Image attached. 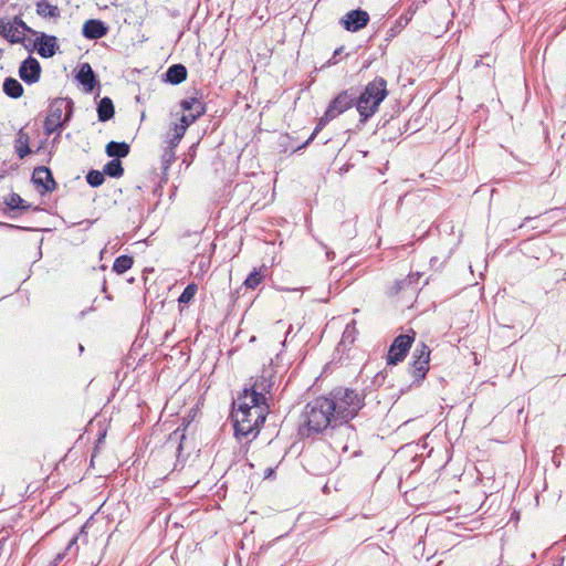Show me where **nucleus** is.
Returning <instances> with one entry per match:
<instances>
[{"instance_id":"nucleus-9","label":"nucleus","mask_w":566,"mask_h":566,"mask_svg":"<svg viewBox=\"0 0 566 566\" xmlns=\"http://www.w3.org/2000/svg\"><path fill=\"white\" fill-rule=\"evenodd\" d=\"M343 27L350 32H356L369 22V14L360 9L352 10L342 18Z\"/></svg>"},{"instance_id":"nucleus-24","label":"nucleus","mask_w":566,"mask_h":566,"mask_svg":"<svg viewBox=\"0 0 566 566\" xmlns=\"http://www.w3.org/2000/svg\"><path fill=\"white\" fill-rule=\"evenodd\" d=\"M104 174L112 178H120L124 175V168L119 159L113 158L103 169Z\"/></svg>"},{"instance_id":"nucleus-17","label":"nucleus","mask_w":566,"mask_h":566,"mask_svg":"<svg viewBox=\"0 0 566 566\" xmlns=\"http://www.w3.org/2000/svg\"><path fill=\"white\" fill-rule=\"evenodd\" d=\"M130 147L125 142H109L106 145L105 153L108 157L119 159L128 156Z\"/></svg>"},{"instance_id":"nucleus-20","label":"nucleus","mask_w":566,"mask_h":566,"mask_svg":"<svg viewBox=\"0 0 566 566\" xmlns=\"http://www.w3.org/2000/svg\"><path fill=\"white\" fill-rule=\"evenodd\" d=\"M115 114V108L113 101L105 96L103 97L97 105V116L99 122L109 120Z\"/></svg>"},{"instance_id":"nucleus-14","label":"nucleus","mask_w":566,"mask_h":566,"mask_svg":"<svg viewBox=\"0 0 566 566\" xmlns=\"http://www.w3.org/2000/svg\"><path fill=\"white\" fill-rule=\"evenodd\" d=\"M76 80L83 85L86 93L93 92L97 85L95 73L88 63L81 64Z\"/></svg>"},{"instance_id":"nucleus-21","label":"nucleus","mask_w":566,"mask_h":566,"mask_svg":"<svg viewBox=\"0 0 566 566\" xmlns=\"http://www.w3.org/2000/svg\"><path fill=\"white\" fill-rule=\"evenodd\" d=\"M36 13L44 19H55L60 17V9L45 0H41L36 2Z\"/></svg>"},{"instance_id":"nucleus-28","label":"nucleus","mask_w":566,"mask_h":566,"mask_svg":"<svg viewBox=\"0 0 566 566\" xmlns=\"http://www.w3.org/2000/svg\"><path fill=\"white\" fill-rule=\"evenodd\" d=\"M271 388V384L264 376H261L255 379L254 384L250 388H245L244 390H254L258 394H261L262 397H265V392Z\"/></svg>"},{"instance_id":"nucleus-30","label":"nucleus","mask_w":566,"mask_h":566,"mask_svg":"<svg viewBox=\"0 0 566 566\" xmlns=\"http://www.w3.org/2000/svg\"><path fill=\"white\" fill-rule=\"evenodd\" d=\"M336 118L335 116L329 115V111L326 109L325 114L319 118L314 132L310 136V138L305 142L304 146L308 145L317 135V133L332 119Z\"/></svg>"},{"instance_id":"nucleus-37","label":"nucleus","mask_w":566,"mask_h":566,"mask_svg":"<svg viewBox=\"0 0 566 566\" xmlns=\"http://www.w3.org/2000/svg\"><path fill=\"white\" fill-rule=\"evenodd\" d=\"M186 128H185V125H181L179 123H175L172 125V127L169 129L170 134H174L176 136H179V137H184L185 133H186Z\"/></svg>"},{"instance_id":"nucleus-19","label":"nucleus","mask_w":566,"mask_h":566,"mask_svg":"<svg viewBox=\"0 0 566 566\" xmlns=\"http://www.w3.org/2000/svg\"><path fill=\"white\" fill-rule=\"evenodd\" d=\"M180 106L185 112L192 114L197 118H199L206 113L205 104L196 97L182 99L180 102Z\"/></svg>"},{"instance_id":"nucleus-4","label":"nucleus","mask_w":566,"mask_h":566,"mask_svg":"<svg viewBox=\"0 0 566 566\" xmlns=\"http://www.w3.org/2000/svg\"><path fill=\"white\" fill-rule=\"evenodd\" d=\"M387 95V81L380 76L369 82L359 95L356 94V109L360 123H366L378 111Z\"/></svg>"},{"instance_id":"nucleus-40","label":"nucleus","mask_w":566,"mask_h":566,"mask_svg":"<svg viewBox=\"0 0 566 566\" xmlns=\"http://www.w3.org/2000/svg\"><path fill=\"white\" fill-rule=\"evenodd\" d=\"M340 51H342V48H339V49L335 50V52H334V57H335L336 55H339V52H340Z\"/></svg>"},{"instance_id":"nucleus-27","label":"nucleus","mask_w":566,"mask_h":566,"mask_svg":"<svg viewBox=\"0 0 566 566\" xmlns=\"http://www.w3.org/2000/svg\"><path fill=\"white\" fill-rule=\"evenodd\" d=\"M4 203L12 210H28L30 208V205H25L24 200L15 192L10 193L4 200Z\"/></svg>"},{"instance_id":"nucleus-29","label":"nucleus","mask_w":566,"mask_h":566,"mask_svg":"<svg viewBox=\"0 0 566 566\" xmlns=\"http://www.w3.org/2000/svg\"><path fill=\"white\" fill-rule=\"evenodd\" d=\"M197 291H198L197 284H195V283L188 284L185 287V290L182 291V293L180 294L178 302L182 303V304L190 303L192 301V298L195 297Z\"/></svg>"},{"instance_id":"nucleus-11","label":"nucleus","mask_w":566,"mask_h":566,"mask_svg":"<svg viewBox=\"0 0 566 566\" xmlns=\"http://www.w3.org/2000/svg\"><path fill=\"white\" fill-rule=\"evenodd\" d=\"M72 101L67 98H55L49 106L48 116L62 122V124L70 119L72 115Z\"/></svg>"},{"instance_id":"nucleus-31","label":"nucleus","mask_w":566,"mask_h":566,"mask_svg":"<svg viewBox=\"0 0 566 566\" xmlns=\"http://www.w3.org/2000/svg\"><path fill=\"white\" fill-rule=\"evenodd\" d=\"M104 171L101 172L98 170H90L86 175V181L91 187H99L105 181Z\"/></svg>"},{"instance_id":"nucleus-7","label":"nucleus","mask_w":566,"mask_h":566,"mask_svg":"<svg viewBox=\"0 0 566 566\" xmlns=\"http://www.w3.org/2000/svg\"><path fill=\"white\" fill-rule=\"evenodd\" d=\"M412 374L417 380H421L424 378L427 371L429 370V360H430V349L424 344L421 343L420 346H417L412 354Z\"/></svg>"},{"instance_id":"nucleus-36","label":"nucleus","mask_w":566,"mask_h":566,"mask_svg":"<svg viewBox=\"0 0 566 566\" xmlns=\"http://www.w3.org/2000/svg\"><path fill=\"white\" fill-rule=\"evenodd\" d=\"M198 118L190 113L184 114L179 120V124L185 125L187 129L192 123H195Z\"/></svg>"},{"instance_id":"nucleus-8","label":"nucleus","mask_w":566,"mask_h":566,"mask_svg":"<svg viewBox=\"0 0 566 566\" xmlns=\"http://www.w3.org/2000/svg\"><path fill=\"white\" fill-rule=\"evenodd\" d=\"M356 106V91L348 88L340 92L328 105L329 115L337 117L352 106Z\"/></svg>"},{"instance_id":"nucleus-35","label":"nucleus","mask_w":566,"mask_h":566,"mask_svg":"<svg viewBox=\"0 0 566 566\" xmlns=\"http://www.w3.org/2000/svg\"><path fill=\"white\" fill-rule=\"evenodd\" d=\"M175 160V150L171 148H168L165 150L163 155V164L165 165V168L169 167V165Z\"/></svg>"},{"instance_id":"nucleus-16","label":"nucleus","mask_w":566,"mask_h":566,"mask_svg":"<svg viewBox=\"0 0 566 566\" xmlns=\"http://www.w3.org/2000/svg\"><path fill=\"white\" fill-rule=\"evenodd\" d=\"M0 35L9 40L11 43H22L24 35L18 27L12 24L10 20L0 19Z\"/></svg>"},{"instance_id":"nucleus-5","label":"nucleus","mask_w":566,"mask_h":566,"mask_svg":"<svg viewBox=\"0 0 566 566\" xmlns=\"http://www.w3.org/2000/svg\"><path fill=\"white\" fill-rule=\"evenodd\" d=\"M323 433L334 450L347 451L348 442L355 438L356 432L349 421L339 420L332 423Z\"/></svg>"},{"instance_id":"nucleus-1","label":"nucleus","mask_w":566,"mask_h":566,"mask_svg":"<svg viewBox=\"0 0 566 566\" xmlns=\"http://www.w3.org/2000/svg\"><path fill=\"white\" fill-rule=\"evenodd\" d=\"M232 417L237 437L255 438L269 413L266 397L254 390H243L234 402Z\"/></svg>"},{"instance_id":"nucleus-32","label":"nucleus","mask_w":566,"mask_h":566,"mask_svg":"<svg viewBox=\"0 0 566 566\" xmlns=\"http://www.w3.org/2000/svg\"><path fill=\"white\" fill-rule=\"evenodd\" d=\"M62 122H59L57 119L46 116L43 127L46 135H52L53 133L59 130L62 127Z\"/></svg>"},{"instance_id":"nucleus-6","label":"nucleus","mask_w":566,"mask_h":566,"mask_svg":"<svg viewBox=\"0 0 566 566\" xmlns=\"http://www.w3.org/2000/svg\"><path fill=\"white\" fill-rule=\"evenodd\" d=\"M413 340L415 332H412V335L401 334L397 336L389 347L387 355V364L397 365L398 363L402 361L407 356Z\"/></svg>"},{"instance_id":"nucleus-12","label":"nucleus","mask_w":566,"mask_h":566,"mask_svg":"<svg viewBox=\"0 0 566 566\" xmlns=\"http://www.w3.org/2000/svg\"><path fill=\"white\" fill-rule=\"evenodd\" d=\"M38 54L42 57H52L57 50V39L54 35L41 34L35 41Z\"/></svg>"},{"instance_id":"nucleus-43","label":"nucleus","mask_w":566,"mask_h":566,"mask_svg":"<svg viewBox=\"0 0 566 566\" xmlns=\"http://www.w3.org/2000/svg\"><path fill=\"white\" fill-rule=\"evenodd\" d=\"M181 448H182V447H181V443H179V446H178V449H177V450L180 452Z\"/></svg>"},{"instance_id":"nucleus-10","label":"nucleus","mask_w":566,"mask_h":566,"mask_svg":"<svg viewBox=\"0 0 566 566\" xmlns=\"http://www.w3.org/2000/svg\"><path fill=\"white\" fill-rule=\"evenodd\" d=\"M20 78L27 84L36 83L41 75V65L33 56L27 57L19 67Z\"/></svg>"},{"instance_id":"nucleus-18","label":"nucleus","mask_w":566,"mask_h":566,"mask_svg":"<svg viewBox=\"0 0 566 566\" xmlns=\"http://www.w3.org/2000/svg\"><path fill=\"white\" fill-rule=\"evenodd\" d=\"M165 76L170 84H180L187 78V69L182 64H174L168 67Z\"/></svg>"},{"instance_id":"nucleus-39","label":"nucleus","mask_w":566,"mask_h":566,"mask_svg":"<svg viewBox=\"0 0 566 566\" xmlns=\"http://www.w3.org/2000/svg\"><path fill=\"white\" fill-rule=\"evenodd\" d=\"M64 558V554H57L54 565H56L59 562H61Z\"/></svg>"},{"instance_id":"nucleus-34","label":"nucleus","mask_w":566,"mask_h":566,"mask_svg":"<svg viewBox=\"0 0 566 566\" xmlns=\"http://www.w3.org/2000/svg\"><path fill=\"white\" fill-rule=\"evenodd\" d=\"M354 331H355V321H352L349 324H347L344 333H343V342H354Z\"/></svg>"},{"instance_id":"nucleus-3","label":"nucleus","mask_w":566,"mask_h":566,"mask_svg":"<svg viewBox=\"0 0 566 566\" xmlns=\"http://www.w3.org/2000/svg\"><path fill=\"white\" fill-rule=\"evenodd\" d=\"M326 399L329 400L337 421L352 420L364 406V396L349 388H335Z\"/></svg>"},{"instance_id":"nucleus-26","label":"nucleus","mask_w":566,"mask_h":566,"mask_svg":"<svg viewBox=\"0 0 566 566\" xmlns=\"http://www.w3.org/2000/svg\"><path fill=\"white\" fill-rule=\"evenodd\" d=\"M264 275L262 274L261 270L254 269L244 280L243 285L247 289L254 290L262 283Z\"/></svg>"},{"instance_id":"nucleus-42","label":"nucleus","mask_w":566,"mask_h":566,"mask_svg":"<svg viewBox=\"0 0 566 566\" xmlns=\"http://www.w3.org/2000/svg\"><path fill=\"white\" fill-rule=\"evenodd\" d=\"M75 541H76L75 538L73 541H71V543L69 544V547H71V545L74 544Z\"/></svg>"},{"instance_id":"nucleus-23","label":"nucleus","mask_w":566,"mask_h":566,"mask_svg":"<svg viewBox=\"0 0 566 566\" xmlns=\"http://www.w3.org/2000/svg\"><path fill=\"white\" fill-rule=\"evenodd\" d=\"M15 151L21 159L31 153L29 147V135L24 133L23 129H20L18 133L15 140Z\"/></svg>"},{"instance_id":"nucleus-41","label":"nucleus","mask_w":566,"mask_h":566,"mask_svg":"<svg viewBox=\"0 0 566 566\" xmlns=\"http://www.w3.org/2000/svg\"><path fill=\"white\" fill-rule=\"evenodd\" d=\"M531 219H532V218L526 217V218L524 219V222H527V221H530Z\"/></svg>"},{"instance_id":"nucleus-44","label":"nucleus","mask_w":566,"mask_h":566,"mask_svg":"<svg viewBox=\"0 0 566 566\" xmlns=\"http://www.w3.org/2000/svg\"><path fill=\"white\" fill-rule=\"evenodd\" d=\"M80 350L83 352L84 350V347L82 345H80Z\"/></svg>"},{"instance_id":"nucleus-22","label":"nucleus","mask_w":566,"mask_h":566,"mask_svg":"<svg viewBox=\"0 0 566 566\" xmlns=\"http://www.w3.org/2000/svg\"><path fill=\"white\" fill-rule=\"evenodd\" d=\"M3 92L11 98H19L23 94V87L15 78L8 77L3 82Z\"/></svg>"},{"instance_id":"nucleus-13","label":"nucleus","mask_w":566,"mask_h":566,"mask_svg":"<svg viewBox=\"0 0 566 566\" xmlns=\"http://www.w3.org/2000/svg\"><path fill=\"white\" fill-rule=\"evenodd\" d=\"M108 32V27L101 20H87L82 29V33L86 39L97 40L105 36Z\"/></svg>"},{"instance_id":"nucleus-33","label":"nucleus","mask_w":566,"mask_h":566,"mask_svg":"<svg viewBox=\"0 0 566 566\" xmlns=\"http://www.w3.org/2000/svg\"><path fill=\"white\" fill-rule=\"evenodd\" d=\"M11 22L15 27H18V30L22 31L23 35H24V32L34 33V31L18 15L14 17Z\"/></svg>"},{"instance_id":"nucleus-15","label":"nucleus","mask_w":566,"mask_h":566,"mask_svg":"<svg viewBox=\"0 0 566 566\" xmlns=\"http://www.w3.org/2000/svg\"><path fill=\"white\" fill-rule=\"evenodd\" d=\"M32 180L35 185L42 186L44 191H52L55 188V181L48 167L40 166L33 170Z\"/></svg>"},{"instance_id":"nucleus-38","label":"nucleus","mask_w":566,"mask_h":566,"mask_svg":"<svg viewBox=\"0 0 566 566\" xmlns=\"http://www.w3.org/2000/svg\"><path fill=\"white\" fill-rule=\"evenodd\" d=\"M167 138H168V140H167L168 148H171L174 150L181 140V137L170 134V132L167 133Z\"/></svg>"},{"instance_id":"nucleus-25","label":"nucleus","mask_w":566,"mask_h":566,"mask_svg":"<svg viewBox=\"0 0 566 566\" xmlns=\"http://www.w3.org/2000/svg\"><path fill=\"white\" fill-rule=\"evenodd\" d=\"M134 260L129 255H120L113 263V271L123 274L133 266Z\"/></svg>"},{"instance_id":"nucleus-2","label":"nucleus","mask_w":566,"mask_h":566,"mask_svg":"<svg viewBox=\"0 0 566 566\" xmlns=\"http://www.w3.org/2000/svg\"><path fill=\"white\" fill-rule=\"evenodd\" d=\"M335 421L337 420L329 400L326 397H318L305 405L301 413L298 433L303 438H310L323 433Z\"/></svg>"}]
</instances>
